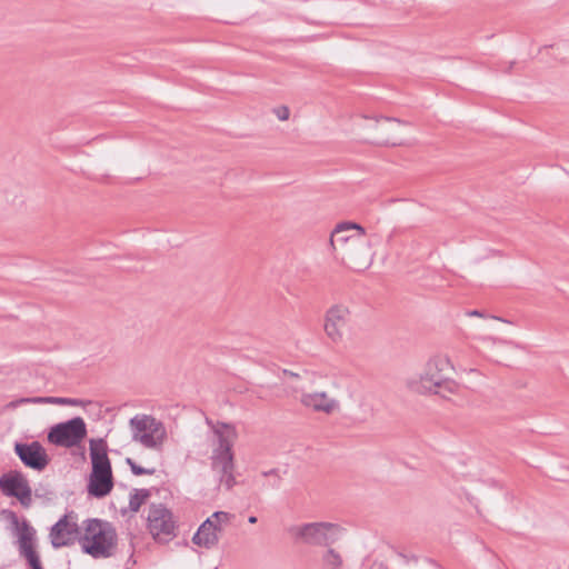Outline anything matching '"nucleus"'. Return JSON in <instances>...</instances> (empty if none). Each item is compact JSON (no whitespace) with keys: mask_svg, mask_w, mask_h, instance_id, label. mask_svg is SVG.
Returning a JSON list of instances; mask_svg holds the SVG:
<instances>
[{"mask_svg":"<svg viewBox=\"0 0 569 569\" xmlns=\"http://www.w3.org/2000/svg\"><path fill=\"white\" fill-rule=\"evenodd\" d=\"M453 370L449 358L436 356L430 358L422 371L405 379L406 388L418 395H439L446 398V393H457L459 383L449 377Z\"/></svg>","mask_w":569,"mask_h":569,"instance_id":"obj_1","label":"nucleus"},{"mask_svg":"<svg viewBox=\"0 0 569 569\" xmlns=\"http://www.w3.org/2000/svg\"><path fill=\"white\" fill-rule=\"evenodd\" d=\"M207 423L213 428L217 437V446L211 455V468L219 475V480L227 490L236 485L234 479V455L232 451L233 441L237 436L234 428L226 422L213 427L212 421L207 418Z\"/></svg>","mask_w":569,"mask_h":569,"instance_id":"obj_2","label":"nucleus"},{"mask_svg":"<svg viewBox=\"0 0 569 569\" xmlns=\"http://www.w3.org/2000/svg\"><path fill=\"white\" fill-rule=\"evenodd\" d=\"M91 472L87 485L89 496L101 499L108 496L114 486L108 446L102 438L89 441Z\"/></svg>","mask_w":569,"mask_h":569,"instance_id":"obj_3","label":"nucleus"},{"mask_svg":"<svg viewBox=\"0 0 569 569\" xmlns=\"http://www.w3.org/2000/svg\"><path fill=\"white\" fill-rule=\"evenodd\" d=\"M83 523L84 532L79 537L82 552L94 559L113 556L118 541L114 527L97 518L87 519Z\"/></svg>","mask_w":569,"mask_h":569,"instance_id":"obj_4","label":"nucleus"},{"mask_svg":"<svg viewBox=\"0 0 569 569\" xmlns=\"http://www.w3.org/2000/svg\"><path fill=\"white\" fill-rule=\"evenodd\" d=\"M380 242V236L376 232L368 233L363 227H357L355 237L350 239L348 248L339 257L345 263L355 270H365L373 261V246Z\"/></svg>","mask_w":569,"mask_h":569,"instance_id":"obj_5","label":"nucleus"},{"mask_svg":"<svg viewBox=\"0 0 569 569\" xmlns=\"http://www.w3.org/2000/svg\"><path fill=\"white\" fill-rule=\"evenodd\" d=\"M288 531L297 541L311 546H330L339 539L343 528L331 522H310L291 526Z\"/></svg>","mask_w":569,"mask_h":569,"instance_id":"obj_6","label":"nucleus"},{"mask_svg":"<svg viewBox=\"0 0 569 569\" xmlns=\"http://www.w3.org/2000/svg\"><path fill=\"white\" fill-rule=\"evenodd\" d=\"M129 426L132 440L140 442L146 448L158 447L166 436L162 422L150 415H136L130 419Z\"/></svg>","mask_w":569,"mask_h":569,"instance_id":"obj_7","label":"nucleus"},{"mask_svg":"<svg viewBox=\"0 0 569 569\" xmlns=\"http://www.w3.org/2000/svg\"><path fill=\"white\" fill-rule=\"evenodd\" d=\"M87 437V426L81 417L56 423L49 429L48 441L57 447H78Z\"/></svg>","mask_w":569,"mask_h":569,"instance_id":"obj_8","label":"nucleus"},{"mask_svg":"<svg viewBox=\"0 0 569 569\" xmlns=\"http://www.w3.org/2000/svg\"><path fill=\"white\" fill-rule=\"evenodd\" d=\"M147 520L148 529L154 540L168 542L177 536L172 512L162 503L150 506Z\"/></svg>","mask_w":569,"mask_h":569,"instance_id":"obj_9","label":"nucleus"},{"mask_svg":"<svg viewBox=\"0 0 569 569\" xmlns=\"http://www.w3.org/2000/svg\"><path fill=\"white\" fill-rule=\"evenodd\" d=\"M0 491L6 497L16 498L23 508L32 503V490L24 475L10 470L0 477Z\"/></svg>","mask_w":569,"mask_h":569,"instance_id":"obj_10","label":"nucleus"},{"mask_svg":"<svg viewBox=\"0 0 569 569\" xmlns=\"http://www.w3.org/2000/svg\"><path fill=\"white\" fill-rule=\"evenodd\" d=\"M77 521V513L69 511L51 527L50 538L53 548L68 547L73 545L76 540L79 541L81 532Z\"/></svg>","mask_w":569,"mask_h":569,"instance_id":"obj_11","label":"nucleus"},{"mask_svg":"<svg viewBox=\"0 0 569 569\" xmlns=\"http://www.w3.org/2000/svg\"><path fill=\"white\" fill-rule=\"evenodd\" d=\"M14 453L30 469L42 471L50 462V457L39 441L16 442Z\"/></svg>","mask_w":569,"mask_h":569,"instance_id":"obj_12","label":"nucleus"},{"mask_svg":"<svg viewBox=\"0 0 569 569\" xmlns=\"http://www.w3.org/2000/svg\"><path fill=\"white\" fill-rule=\"evenodd\" d=\"M350 320V311L343 305L330 307L325 317V332L332 342H338L343 337V329Z\"/></svg>","mask_w":569,"mask_h":569,"instance_id":"obj_13","label":"nucleus"},{"mask_svg":"<svg viewBox=\"0 0 569 569\" xmlns=\"http://www.w3.org/2000/svg\"><path fill=\"white\" fill-rule=\"evenodd\" d=\"M300 402L317 412L332 413L339 408V402L330 398L326 392H305L300 397Z\"/></svg>","mask_w":569,"mask_h":569,"instance_id":"obj_14","label":"nucleus"},{"mask_svg":"<svg viewBox=\"0 0 569 569\" xmlns=\"http://www.w3.org/2000/svg\"><path fill=\"white\" fill-rule=\"evenodd\" d=\"M18 550L20 557L26 560L30 569H43L40 556L37 551V536L32 537L27 529L20 537Z\"/></svg>","mask_w":569,"mask_h":569,"instance_id":"obj_15","label":"nucleus"},{"mask_svg":"<svg viewBox=\"0 0 569 569\" xmlns=\"http://www.w3.org/2000/svg\"><path fill=\"white\" fill-rule=\"evenodd\" d=\"M357 227H362L356 222H341L331 232L330 244L336 252V258H339L341 253L348 248L350 239L355 237V233L348 234V231L356 230Z\"/></svg>","mask_w":569,"mask_h":569,"instance_id":"obj_16","label":"nucleus"},{"mask_svg":"<svg viewBox=\"0 0 569 569\" xmlns=\"http://www.w3.org/2000/svg\"><path fill=\"white\" fill-rule=\"evenodd\" d=\"M218 527L211 521H203L192 537V542L206 549H212L219 542Z\"/></svg>","mask_w":569,"mask_h":569,"instance_id":"obj_17","label":"nucleus"},{"mask_svg":"<svg viewBox=\"0 0 569 569\" xmlns=\"http://www.w3.org/2000/svg\"><path fill=\"white\" fill-rule=\"evenodd\" d=\"M4 512L8 515V519L13 527L14 535L17 536V545L20 543V537L26 529L32 537L37 536L36 529L30 525V522L27 519L20 521L14 511L8 510Z\"/></svg>","mask_w":569,"mask_h":569,"instance_id":"obj_18","label":"nucleus"},{"mask_svg":"<svg viewBox=\"0 0 569 569\" xmlns=\"http://www.w3.org/2000/svg\"><path fill=\"white\" fill-rule=\"evenodd\" d=\"M151 492L149 489H133L130 493L129 509L132 512H138L141 506L150 498Z\"/></svg>","mask_w":569,"mask_h":569,"instance_id":"obj_19","label":"nucleus"},{"mask_svg":"<svg viewBox=\"0 0 569 569\" xmlns=\"http://www.w3.org/2000/svg\"><path fill=\"white\" fill-rule=\"evenodd\" d=\"M67 398L64 397H32V398H21L16 402H12V406L18 403H50V405H60L66 406Z\"/></svg>","mask_w":569,"mask_h":569,"instance_id":"obj_20","label":"nucleus"},{"mask_svg":"<svg viewBox=\"0 0 569 569\" xmlns=\"http://www.w3.org/2000/svg\"><path fill=\"white\" fill-rule=\"evenodd\" d=\"M325 569H340L342 558L335 549H328L322 557Z\"/></svg>","mask_w":569,"mask_h":569,"instance_id":"obj_21","label":"nucleus"},{"mask_svg":"<svg viewBox=\"0 0 569 569\" xmlns=\"http://www.w3.org/2000/svg\"><path fill=\"white\" fill-rule=\"evenodd\" d=\"M233 516L226 511H214L206 521H211L212 525L218 527V531H222V525H227Z\"/></svg>","mask_w":569,"mask_h":569,"instance_id":"obj_22","label":"nucleus"},{"mask_svg":"<svg viewBox=\"0 0 569 569\" xmlns=\"http://www.w3.org/2000/svg\"><path fill=\"white\" fill-rule=\"evenodd\" d=\"M126 463L130 467L131 472L134 476H143V475H153L156 472L154 468H143L134 462L132 458H126Z\"/></svg>","mask_w":569,"mask_h":569,"instance_id":"obj_23","label":"nucleus"},{"mask_svg":"<svg viewBox=\"0 0 569 569\" xmlns=\"http://www.w3.org/2000/svg\"><path fill=\"white\" fill-rule=\"evenodd\" d=\"M373 143L376 144H379V146H400L401 142H396V141H391L390 138H389V134H381L380 137H378Z\"/></svg>","mask_w":569,"mask_h":569,"instance_id":"obj_24","label":"nucleus"},{"mask_svg":"<svg viewBox=\"0 0 569 569\" xmlns=\"http://www.w3.org/2000/svg\"><path fill=\"white\" fill-rule=\"evenodd\" d=\"M274 112H276L278 119L281 121L288 120V118L290 116L289 108L286 106H281V107L277 108L274 110Z\"/></svg>","mask_w":569,"mask_h":569,"instance_id":"obj_25","label":"nucleus"},{"mask_svg":"<svg viewBox=\"0 0 569 569\" xmlns=\"http://www.w3.org/2000/svg\"><path fill=\"white\" fill-rule=\"evenodd\" d=\"M397 555L403 560L405 563H409L410 561L418 562L417 556H408L400 551H397Z\"/></svg>","mask_w":569,"mask_h":569,"instance_id":"obj_26","label":"nucleus"},{"mask_svg":"<svg viewBox=\"0 0 569 569\" xmlns=\"http://www.w3.org/2000/svg\"><path fill=\"white\" fill-rule=\"evenodd\" d=\"M83 405H84V401L81 399L67 398L66 406L78 407V406H83Z\"/></svg>","mask_w":569,"mask_h":569,"instance_id":"obj_27","label":"nucleus"},{"mask_svg":"<svg viewBox=\"0 0 569 569\" xmlns=\"http://www.w3.org/2000/svg\"><path fill=\"white\" fill-rule=\"evenodd\" d=\"M262 476H264V477L272 476L274 478H278V480H280L279 469H271V470H268V471H263Z\"/></svg>","mask_w":569,"mask_h":569,"instance_id":"obj_28","label":"nucleus"},{"mask_svg":"<svg viewBox=\"0 0 569 569\" xmlns=\"http://www.w3.org/2000/svg\"><path fill=\"white\" fill-rule=\"evenodd\" d=\"M381 120H385L387 122H396L398 124H402L403 122L397 118H391V117H381L380 118Z\"/></svg>","mask_w":569,"mask_h":569,"instance_id":"obj_29","label":"nucleus"},{"mask_svg":"<svg viewBox=\"0 0 569 569\" xmlns=\"http://www.w3.org/2000/svg\"><path fill=\"white\" fill-rule=\"evenodd\" d=\"M468 316H471V317H485L483 312L480 311V310H471L468 312Z\"/></svg>","mask_w":569,"mask_h":569,"instance_id":"obj_30","label":"nucleus"},{"mask_svg":"<svg viewBox=\"0 0 569 569\" xmlns=\"http://www.w3.org/2000/svg\"><path fill=\"white\" fill-rule=\"evenodd\" d=\"M283 375H284V376H289V377H291V378H299V373L293 372V371L288 370V369H284V370H283Z\"/></svg>","mask_w":569,"mask_h":569,"instance_id":"obj_31","label":"nucleus"},{"mask_svg":"<svg viewBox=\"0 0 569 569\" xmlns=\"http://www.w3.org/2000/svg\"><path fill=\"white\" fill-rule=\"evenodd\" d=\"M257 521H258V518H257L256 516H250V517L248 518V522H249V523H251V525L257 523Z\"/></svg>","mask_w":569,"mask_h":569,"instance_id":"obj_32","label":"nucleus"},{"mask_svg":"<svg viewBox=\"0 0 569 569\" xmlns=\"http://www.w3.org/2000/svg\"><path fill=\"white\" fill-rule=\"evenodd\" d=\"M279 485H280V480H278V478L272 479V483H271L272 488H279Z\"/></svg>","mask_w":569,"mask_h":569,"instance_id":"obj_33","label":"nucleus"},{"mask_svg":"<svg viewBox=\"0 0 569 569\" xmlns=\"http://www.w3.org/2000/svg\"><path fill=\"white\" fill-rule=\"evenodd\" d=\"M395 231H392L389 237H388V242L391 240L392 236H393Z\"/></svg>","mask_w":569,"mask_h":569,"instance_id":"obj_34","label":"nucleus"},{"mask_svg":"<svg viewBox=\"0 0 569 569\" xmlns=\"http://www.w3.org/2000/svg\"><path fill=\"white\" fill-rule=\"evenodd\" d=\"M543 49H553V46H545Z\"/></svg>","mask_w":569,"mask_h":569,"instance_id":"obj_35","label":"nucleus"},{"mask_svg":"<svg viewBox=\"0 0 569 569\" xmlns=\"http://www.w3.org/2000/svg\"><path fill=\"white\" fill-rule=\"evenodd\" d=\"M492 318L496 319V320L505 321L503 319H501L499 317H492Z\"/></svg>","mask_w":569,"mask_h":569,"instance_id":"obj_36","label":"nucleus"}]
</instances>
